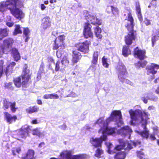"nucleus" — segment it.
<instances>
[{"mask_svg": "<svg viewBox=\"0 0 159 159\" xmlns=\"http://www.w3.org/2000/svg\"><path fill=\"white\" fill-rule=\"evenodd\" d=\"M129 112L132 120L135 121H139L144 130L138 132V134L143 138L147 139L149 137V130L147 129L146 126L149 114L145 111H142L139 110L133 111L131 109L129 110Z\"/></svg>", "mask_w": 159, "mask_h": 159, "instance_id": "1", "label": "nucleus"}, {"mask_svg": "<svg viewBox=\"0 0 159 159\" xmlns=\"http://www.w3.org/2000/svg\"><path fill=\"white\" fill-rule=\"evenodd\" d=\"M7 9L10 10L12 14L18 19H20L24 16L22 11L17 7L15 0H7L6 2L0 3V11L1 12H3Z\"/></svg>", "mask_w": 159, "mask_h": 159, "instance_id": "2", "label": "nucleus"}, {"mask_svg": "<svg viewBox=\"0 0 159 159\" xmlns=\"http://www.w3.org/2000/svg\"><path fill=\"white\" fill-rule=\"evenodd\" d=\"M125 26L129 32L128 34L125 36V40H135L136 39V33L133 30L134 23L133 18L130 12L128 13V16L125 20Z\"/></svg>", "mask_w": 159, "mask_h": 159, "instance_id": "3", "label": "nucleus"}, {"mask_svg": "<svg viewBox=\"0 0 159 159\" xmlns=\"http://www.w3.org/2000/svg\"><path fill=\"white\" fill-rule=\"evenodd\" d=\"M20 76L21 77L22 82L23 88L27 87L31 83V74L30 73V70L28 69V66L26 64L24 65L22 74Z\"/></svg>", "mask_w": 159, "mask_h": 159, "instance_id": "4", "label": "nucleus"}, {"mask_svg": "<svg viewBox=\"0 0 159 159\" xmlns=\"http://www.w3.org/2000/svg\"><path fill=\"white\" fill-rule=\"evenodd\" d=\"M96 123L98 125L103 124V126L101 128V129H102V133L105 134L107 135H112L115 134L117 131V128L116 127H109L108 125H106V121H104L103 118L101 117L97 120Z\"/></svg>", "mask_w": 159, "mask_h": 159, "instance_id": "5", "label": "nucleus"}, {"mask_svg": "<svg viewBox=\"0 0 159 159\" xmlns=\"http://www.w3.org/2000/svg\"><path fill=\"white\" fill-rule=\"evenodd\" d=\"M122 119V114L120 110H114L112 111L110 116L107 118L106 125H108L111 121H119L120 122Z\"/></svg>", "mask_w": 159, "mask_h": 159, "instance_id": "6", "label": "nucleus"}, {"mask_svg": "<svg viewBox=\"0 0 159 159\" xmlns=\"http://www.w3.org/2000/svg\"><path fill=\"white\" fill-rule=\"evenodd\" d=\"M116 69L118 72L119 79L121 82H124L128 74L126 67L124 65H119Z\"/></svg>", "mask_w": 159, "mask_h": 159, "instance_id": "7", "label": "nucleus"}, {"mask_svg": "<svg viewBox=\"0 0 159 159\" xmlns=\"http://www.w3.org/2000/svg\"><path fill=\"white\" fill-rule=\"evenodd\" d=\"M91 44L90 42L88 40H85L82 43H77L75 46L78 51H80L84 54L88 53L89 51V46Z\"/></svg>", "mask_w": 159, "mask_h": 159, "instance_id": "8", "label": "nucleus"}, {"mask_svg": "<svg viewBox=\"0 0 159 159\" xmlns=\"http://www.w3.org/2000/svg\"><path fill=\"white\" fill-rule=\"evenodd\" d=\"M65 43L63 40H55L53 46V49H57L59 48H60L57 50L56 55L57 57L60 58L62 56L63 50L65 48Z\"/></svg>", "mask_w": 159, "mask_h": 159, "instance_id": "9", "label": "nucleus"}, {"mask_svg": "<svg viewBox=\"0 0 159 159\" xmlns=\"http://www.w3.org/2000/svg\"><path fill=\"white\" fill-rule=\"evenodd\" d=\"M13 42L9 40H4L2 44L0 43V54H7L12 47Z\"/></svg>", "mask_w": 159, "mask_h": 159, "instance_id": "10", "label": "nucleus"}, {"mask_svg": "<svg viewBox=\"0 0 159 159\" xmlns=\"http://www.w3.org/2000/svg\"><path fill=\"white\" fill-rule=\"evenodd\" d=\"M84 13L85 14V16L86 19L88 21L91 22L92 24L94 25L95 24L99 25L101 24V21L97 19L94 14L88 12L87 11H85Z\"/></svg>", "mask_w": 159, "mask_h": 159, "instance_id": "11", "label": "nucleus"}, {"mask_svg": "<svg viewBox=\"0 0 159 159\" xmlns=\"http://www.w3.org/2000/svg\"><path fill=\"white\" fill-rule=\"evenodd\" d=\"M16 103L15 102H10L9 100L4 99L3 100L2 107L4 110L8 109L10 107V110L12 113H15L18 108L16 107Z\"/></svg>", "mask_w": 159, "mask_h": 159, "instance_id": "12", "label": "nucleus"}, {"mask_svg": "<svg viewBox=\"0 0 159 159\" xmlns=\"http://www.w3.org/2000/svg\"><path fill=\"white\" fill-rule=\"evenodd\" d=\"M32 126L29 125H25L22 126L19 129L18 134L19 138L21 139H25L28 135L30 131L31 130L30 128Z\"/></svg>", "mask_w": 159, "mask_h": 159, "instance_id": "13", "label": "nucleus"}, {"mask_svg": "<svg viewBox=\"0 0 159 159\" xmlns=\"http://www.w3.org/2000/svg\"><path fill=\"white\" fill-rule=\"evenodd\" d=\"M133 53L135 57L140 60H143L146 57L145 50L140 49L138 47L134 49Z\"/></svg>", "mask_w": 159, "mask_h": 159, "instance_id": "14", "label": "nucleus"}, {"mask_svg": "<svg viewBox=\"0 0 159 159\" xmlns=\"http://www.w3.org/2000/svg\"><path fill=\"white\" fill-rule=\"evenodd\" d=\"M91 25L89 23H85L83 30L84 35L86 39L92 38L93 36V34L91 31Z\"/></svg>", "mask_w": 159, "mask_h": 159, "instance_id": "15", "label": "nucleus"}, {"mask_svg": "<svg viewBox=\"0 0 159 159\" xmlns=\"http://www.w3.org/2000/svg\"><path fill=\"white\" fill-rule=\"evenodd\" d=\"M132 132V129L128 125L124 126L118 130L119 134L124 136L130 134Z\"/></svg>", "mask_w": 159, "mask_h": 159, "instance_id": "16", "label": "nucleus"}, {"mask_svg": "<svg viewBox=\"0 0 159 159\" xmlns=\"http://www.w3.org/2000/svg\"><path fill=\"white\" fill-rule=\"evenodd\" d=\"M3 114L5 119L6 121L9 124H11L13 122H15L17 119L16 115L12 116L11 114L8 112H4Z\"/></svg>", "mask_w": 159, "mask_h": 159, "instance_id": "17", "label": "nucleus"}, {"mask_svg": "<svg viewBox=\"0 0 159 159\" xmlns=\"http://www.w3.org/2000/svg\"><path fill=\"white\" fill-rule=\"evenodd\" d=\"M72 59L71 60L73 65L79 62L82 57L81 54L76 50L72 51Z\"/></svg>", "mask_w": 159, "mask_h": 159, "instance_id": "18", "label": "nucleus"}, {"mask_svg": "<svg viewBox=\"0 0 159 159\" xmlns=\"http://www.w3.org/2000/svg\"><path fill=\"white\" fill-rule=\"evenodd\" d=\"M51 20L49 17H45L42 20L41 27L44 30L47 29L51 26Z\"/></svg>", "mask_w": 159, "mask_h": 159, "instance_id": "19", "label": "nucleus"}, {"mask_svg": "<svg viewBox=\"0 0 159 159\" xmlns=\"http://www.w3.org/2000/svg\"><path fill=\"white\" fill-rule=\"evenodd\" d=\"M118 142L119 143L115 146L114 147V150L117 151H121L122 150L124 149L125 150V148L126 145V143L122 139H119Z\"/></svg>", "mask_w": 159, "mask_h": 159, "instance_id": "20", "label": "nucleus"}, {"mask_svg": "<svg viewBox=\"0 0 159 159\" xmlns=\"http://www.w3.org/2000/svg\"><path fill=\"white\" fill-rule=\"evenodd\" d=\"M72 153L71 150H65L61 152L60 156L61 157H65L66 159H75L73 158L74 155H72Z\"/></svg>", "mask_w": 159, "mask_h": 159, "instance_id": "21", "label": "nucleus"}, {"mask_svg": "<svg viewBox=\"0 0 159 159\" xmlns=\"http://www.w3.org/2000/svg\"><path fill=\"white\" fill-rule=\"evenodd\" d=\"M90 141L92 145L95 148L101 147L102 146V141L99 138H91Z\"/></svg>", "mask_w": 159, "mask_h": 159, "instance_id": "22", "label": "nucleus"}, {"mask_svg": "<svg viewBox=\"0 0 159 159\" xmlns=\"http://www.w3.org/2000/svg\"><path fill=\"white\" fill-rule=\"evenodd\" d=\"M34 151L32 149H29L27 151L25 155L22 157L23 159H34Z\"/></svg>", "mask_w": 159, "mask_h": 159, "instance_id": "23", "label": "nucleus"}, {"mask_svg": "<svg viewBox=\"0 0 159 159\" xmlns=\"http://www.w3.org/2000/svg\"><path fill=\"white\" fill-rule=\"evenodd\" d=\"M127 153L125 151H122L116 152L114 156V159H125Z\"/></svg>", "mask_w": 159, "mask_h": 159, "instance_id": "24", "label": "nucleus"}, {"mask_svg": "<svg viewBox=\"0 0 159 159\" xmlns=\"http://www.w3.org/2000/svg\"><path fill=\"white\" fill-rule=\"evenodd\" d=\"M16 64L14 62H12L7 66L5 73L6 75H10L12 73L13 68Z\"/></svg>", "mask_w": 159, "mask_h": 159, "instance_id": "25", "label": "nucleus"}, {"mask_svg": "<svg viewBox=\"0 0 159 159\" xmlns=\"http://www.w3.org/2000/svg\"><path fill=\"white\" fill-rule=\"evenodd\" d=\"M147 69L150 71L151 73L152 74H155L157 72L156 70L159 69V65L158 64L152 63L150 66L147 68Z\"/></svg>", "mask_w": 159, "mask_h": 159, "instance_id": "26", "label": "nucleus"}, {"mask_svg": "<svg viewBox=\"0 0 159 159\" xmlns=\"http://www.w3.org/2000/svg\"><path fill=\"white\" fill-rule=\"evenodd\" d=\"M13 82L17 88L23 87V83L20 76L14 79Z\"/></svg>", "mask_w": 159, "mask_h": 159, "instance_id": "27", "label": "nucleus"}, {"mask_svg": "<svg viewBox=\"0 0 159 159\" xmlns=\"http://www.w3.org/2000/svg\"><path fill=\"white\" fill-rule=\"evenodd\" d=\"M39 110V107L37 106L34 105L32 107H30L25 110L27 113L32 114L37 112Z\"/></svg>", "mask_w": 159, "mask_h": 159, "instance_id": "28", "label": "nucleus"}, {"mask_svg": "<svg viewBox=\"0 0 159 159\" xmlns=\"http://www.w3.org/2000/svg\"><path fill=\"white\" fill-rule=\"evenodd\" d=\"M136 13L138 18L140 21L142 20V16L141 13V8L139 2H137L136 4Z\"/></svg>", "mask_w": 159, "mask_h": 159, "instance_id": "29", "label": "nucleus"}, {"mask_svg": "<svg viewBox=\"0 0 159 159\" xmlns=\"http://www.w3.org/2000/svg\"><path fill=\"white\" fill-rule=\"evenodd\" d=\"M131 52L128 46H124L122 49V54L125 57L128 56L129 55L131 54Z\"/></svg>", "mask_w": 159, "mask_h": 159, "instance_id": "30", "label": "nucleus"}, {"mask_svg": "<svg viewBox=\"0 0 159 159\" xmlns=\"http://www.w3.org/2000/svg\"><path fill=\"white\" fill-rule=\"evenodd\" d=\"M62 68H65L67 66L69 63L68 58L66 56H64L61 61Z\"/></svg>", "mask_w": 159, "mask_h": 159, "instance_id": "31", "label": "nucleus"}, {"mask_svg": "<svg viewBox=\"0 0 159 159\" xmlns=\"http://www.w3.org/2000/svg\"><path fill=\"white\" fill-rule=\"evenodd\" d=\"M95 151L94 156L95 157L98 158H101L102 157L101 155L104 153L103 151L101 148H97Z\"/></svg>", "mask_w": 159, "mask_h": 159, "instance_id": "32", "label": "nucleus"}, {"mask_svg": "<svg viewBox=\"0 0 159 159\" xmlns=\"http://www.w3.org/2000/svg\"><path fill=\"white\" fill-rule=\"evenodd\" d=\"M98 56V51L94 52L93 54V59L91 61L92 64L96 65L97 64Z\"/></svg>", "mask_w": 159, "mask_h": 159, "instance_id": "33", "label": "nucleus"}, {"mask_svg": "<svg viewBox=\"0 0 159 159\" xmlns=\"http://www.w3.org/2000/svg\"><path fill=\"white\" fill-rule=\"evenodd\" d=\"M101 32V29L99 26H97L94 29V32L96 37L98 39H101L102 36L100 34Z\"/></svg>", "mask_w": 159, "mask_h": 159, "instance_id": "34", "label": "nucleus"}, {"mask_svg": "<svg viewBox=\"0 0 159 159\" xmlns=\"http://www.w3.org/2000/svg\"><path fill=\"white\" fill-rule=\"evenodd\" d=\"M32 134L34 135H36L40 137L43 135V133L41 132L39 128H36L33 129Z\"/></svg>", "mask_w": 159, "mask_h": 159, "instance_id": "35", "label": "nucleus"}, {"mask_svg": "<svg viewBox=\"0 0 159 159\" xmlns=\"http://www.w3.org/2000/svg\"><path fill=\"white\" fill-rule=\"evenodd\" d=\"M7 35V31L6 29H1L0 30V40Z\"/></svg>", "mask_w": 159, "mask_h": 159, "instance_id": "36", "label": "nucleus"}, {"mask_svg": "<svg viewBox=\"0 0 159 159\" xmlns=\"http://www.w3.org/2000/svg\"><path fill=\"white\" fill-rule=\"evenodd\" d=\"M21 151V149L20 147L14 148L12 150V152L13 156H15L16 155V153L19 154Z\"/></svg>", "mask_w": 159, "mask_h": 159, "instance_id": "37", "label": "nucleus"}, {"mask_svg": "<svg viewBox=\"0 0 159 159\" xmlns=\"http://www.w3.org/2000/svg\"><path fill=\"white\" fill-rule=\"evenodd\" d=\"M15 31L13 32L14 35H16L18 34L21 33L22 32L21 30H20V28L19 25H16Z\"/></svg>", "mask_w": 159, "mask_h": 159, "instance_id": "38", "label": "nucleus"}, {"mask_svg": "<svg viewBox=\"0 0 159 159\" xmlns=\"http://www.w3.org/2000/svg\"><path fill=\"white\" fill-rule=\"evenodd\" d=\"M23 33L25 38V40H27L29 39L30 30L28 28H24Z\"/></svg>", "mask_w": 159, "mask_h": 159, "instance_id": "39", "label": "nucleus"}, {"mask_svg": "<svg viewBox=\"0 0 159 159\" xmlns=\"http://www.w3.org/2000/svg\"><path fill=\"white\" fill-rule=\"evenodd\" d=\"M102 62L103 66L106 68H108L109 66L107 63V59L104 56L102 58Z\"/></svg>", "mask_w": 159, "mask_h": 159, "instance_id": "40", "label": "nucleus"}, {"mask_svg": "<svg viewBox=\"0 0 159 159\" xmlns=\"http://www.w3.org/2000/svg\"><path fill=\"white\" fill-rule=\"evenodd\" d=\"M61 64L60 62L59 61H57L56 63L55 64V70L56 71H57L60 69L61 70L62 69H63L64 68H61L62 66H60V65Z\"/></svg>", "mask_w": 159, "mask_h": 159, "instance_id": "41", "label": "nucleus"}, {"mask_svg": "<svg viewBox=\"0 0 159 159\" xmlns=\"http://www.w3.org/2000/svg\"><path fill=\"white\" fill-rule=\"evenodd\" d=\"M147 62L146 61H139L136 63V65L139 67H143L146 66Z\"/></svg>", "mask_w": 159, "mask_h": 159, "instance_id": "42", "label": "nucleus"}, {"mask_svg": "<svg viewBox=\"0 0 159 159\" xmlns=\"http://www.w3.org/2000/svg\"><path fill=\"white\" fill-rule=\"evenodd\" d=\"M133 148L132 144L129 143H128L127 144V147L125 149L124 151H125L127 154L129 151Z\"/></svg>", "mask_w": 159, "mask_h": 159, "instance_id": "43", "label": "nucleus"}, {"mask_svg": "<svg viewBox=\"0 0 159 159\" xmlns=\"http://www.w3.org/2000/svg\"><path fill=\"white\" fill-rule=\"evenodd\" d=\"M3 62L2 60H0V78L2 76L3 72Z\"/></svg>", "mask_w": 159, "mask_h": 159, "instance_id": "44", "label": "nucleus"}, {"mask_svg": "<svg viewBox=\"0 0 159 159\" xmlns=\"http://www.w3.org/2000/svg\"><path fill=\"white\" fill-rule=\"evenodd\" d=\"M73 158L75 159H78V158L84 159L85 158V156L84 154H79L74 155Z\"/></svg>", "mask_w": 159, "mask_h": 159, "instance_id": "45", "label": "nucleus"}, {"mask_svg": "<svg viewBox=\"0 0 159 159\" xmlns=\"http://www.w3.org/2000/svg\"><path fill=\"white\" fill-rule=\"evenodd\" d=\"M157 5V2L156 0H152L150 5L148 6V7L150 8L152 7L154 8H155Z\"/></svg>", "mask_w": 159, "mask_h": 159, "instance_id": "46", "label": "nucleus"}, {"mask_svg": "<svg viewBox=\"0 0 159 159\" xmlns=\"http://www.w3.org/2000/svg\"><path fill=\"white\" fill-rule=\"evenodd\" d=\"M13 55V58L14 59V60L16 61H17L20 59V57L19 52Z\"/></svg>", "mask_w": 159, "mask_h": 159, "instance_id": "47", "label": "nucleus"}, {"mask_svg": "<svg viewBox=\"0 0 159 159\" xmlns=\"http://www.w3.org/2000/svg\"><path fill=\"white\" fill-rule=\"evenodd\" d=\"M103 134L99 138L100 139V140L102 141V143L103 141H106L107 139V135H105V134Z\"/></svg>", "mask_w": 159, "mask_h": 159, "instance_id": "48", "label": "nucleus"}, {"mask_svg": "<svg viewBox=\"0 0 159 159\" xmlns=\"http://www.w3.org/2000/svg\"><path fill=\"white\" fill-rule=\"evenodd\" d=\"M12 84V82L6 83L4 84V87L7 89L10 88L11 87Z\"/></svg>", "mask_w": 159, "mask_h": 159, "instance_id": "49", "label": "nucleus"}, {"mask_svg": "<svg viewBox=\"0 0 159 159\" xmlns=\"http://www.w3.org/2000/svg\"><path fill=\"white\" fill-rule=\"evenodd\" d=\"M111 12L114 14H117L118 13V10L116 7L112 6V10Z\"/></svg>", "mask_w": 159, "mask_h": 159, "instance_id": "50", "label": "nucleus"}, {"mask_svg": "<svg viewBox=\"0 0 159 159\" xmlns=\"http://www.w3.org/2000/svg\"><path fill=\"white\" fill-rule=\"evenodd\" d=\"M44 65L43 62H42L40 66L39 70L41 71V72H42L44 71Z\"/></svg>", "mask_w": 159, "mask_h": 159, "instance_id": "51", "label": "nucleus"}, {"mask_svg": "<svg viewBox=\"0 0 159 159\" xmlns=\"http://www.w3.org/2000/svg\"><path fill=\"white\" fill-rule=\"evenodd\" d=\"M144 154L143 153H142L140 151H139L137 152V157L140 159H142L143 158Z\"/></svg>", "mask_w": 159, "mask_h": 159, "instance_id": "52", "label": "nucleus"}, {"mask_svg": "<svg viewBox=\"0 0 159 159\" xmlns=\"http://www.w3.org/2000/svg\"><path fill=\"white\" fill-rule=\"evenodd\" d=\"M11 51L12 53L13 54V55L17 54L19 52L18 50L16 48H12L11 49Z\"/></svg>", "mask_w": 159, "mask_h": 159, "instance_id": "53", "label": "nucleus"}, {"mask_svg": "<svg viewBox=\"0 0 159 159\" xmlns=\"http://www.w3.org/2000/svg\"><path fill=\"white\" fill-rule=\"evenodd\" d=\"M148 98H149L148 96H147L146 98L144 97L141 98V99L144 103H147L148 102V100H149Z\"/></svg>", "mask_w": 159, "mask_h": 159, "instance_id": "54", "label": "nucleus"}, {"mask_svg": "<svg viewBox=\"0 0 159 159\" xmlns=\"http://www.w3.org/2000/svg\"><path fill=\"white\" fill-rule=\"evenodd\" d=\"M51 99H57L59 98V96L57 94H51Z\"/></svg>", "mask_w": 159, "mask_h": 159, "instance_id": "55", "label": "nucleus"}, {"mask_svg": "<svg viewBox=\"0 0 159 159\" xmlns=\"http://www.w3.org/2000/svg\"><path fill=\"white\" fill-rule=\"evenodd\" d=\"M158 33V32L157 33L156 35L153 36L152 40H158L159 39V36Z\"/></svg>", "mask_w": 159, "mask_h": 159, "instance_id": "56", "label": "nucleus"}, {"mask_svg": "<svg viewBox=\"0 0 159 159\" xmlns=\"http://www.w3.org/2000/svg\"><path fill=\"white\" fill-rule=\"evenodd\" d=\"M144 23L146 25L148 26L151 25V21L149 20L145 19L144 21Z\"/></svg>", "mask_w": 159, "mask_h": 159, "instance_id": "57", "label": "nucleus"}, {"mask_svg": "<svg viewBox=\"0 0 159 159\" xmlns=\"http://www.w3.org/2000/svg\"><path fill=\"white\" fill-rule=\"evenodd\" d=\"M149 138L152 141H154L156 139V138L155 137V134H150L149 136Z\"/></svg>", "mask_w": 159, "mask_h": 159, "instance_id": "58", "label": "nucleus"}, {"mask_svg": "<svg viewBox=\"0 0 159 159\" xmlns=\"http://www.w3.org/2000/svg\"><path fill=\"white\" fill-rule=\"evenodd\" d=\"M148 99L154 102H156L158 99V98L157 96H154L151 98H148Z\"/></svg>", "mask_w": 159, "mask_h": 159, "instance_id": "59", "label": "nucleus"}, {"mask_svg": "<svg viewBox=\"0 0 159 159\" xmlns=\"http://www.w3.org/2000/svg\"><path fill=\"white\" fill-rule=\"evenodd\" d=\"M59 127L62 130H65L67 127L66 125L65 124H63V125H60L59 126Z\"/></svg>", "mask_w": 159, "mask_h": 159, "instance_id": "60", "label": "nucleus"}, {"mask_svg": "<svg viewBox=\"0 0 159 159\" xmlns=\"http://www.w3.org/2000/svg\"><path fill=\"white\" fill-rule=\"evenodd\" d=\"M43 98L44 99H51V94H45L43 96Z\"/></svg>", "mask_w": 159, "mask_h": 159, "instance_id": "61", "label": "nucleus"}, {"mask_svg": "<svg viewBox=\"0 0 159 159\" xmlns=\"http://www.w3.org/2000/svg\"><path fill=\"white\" fill-rule=\"evenodd\" d=\"M66 36L64 34L60 35L57 37V39L59 40H64L65 39Z\"/></svg>", "mask_w": 159, "mask_h": 159, "instance_id": "62", "label": "nucleus"}, {"mask_svg": "<svg viewBox=\"0 0 159 159\" xmlns=\"http://www.w3.org/2000/svg\"><path fill=\"white\" fill-rule=\"evenodd\" d=\"M112 10V6H108L107 7L106 10L108 12H111Z\"/></svg>", "mask_w": 159, "mask_h": 159, "instance_id": "63", "label": "nucleus"}, {"mask_svg": "<svg viewBox=\"0 0 159 159\" xmlns=\"http://www.w3.org/2000/svg\"><path fill=\"white\" fill-rule=\"evenodd\" d=\"M125 43L129 46L132 43V40H125Z\"/></svg>", "mask_w": 159, "mask_h": 159, "instance_id": "64", "label": "nucleus"}]
</instances>
